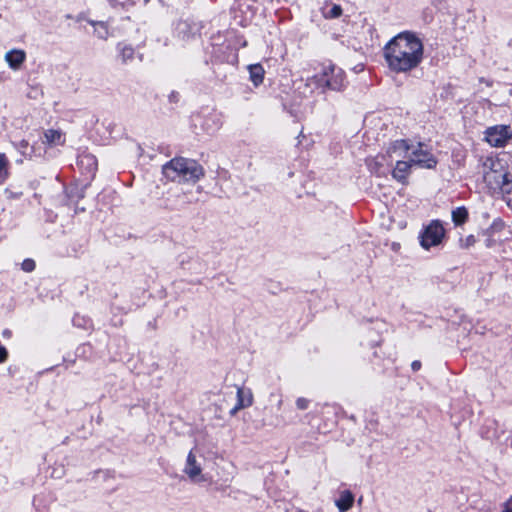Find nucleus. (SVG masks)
Wrapping results in <instances>:
<instances>
[{
  "instance_id": "obj_17",
  "label": "nucleus",
  "mask_w": 512,
  "mask_h": 512,
  "mask_svg": "<svg viewBox=\"0 0 512 512\" xmlns=\"http://www.w3.org/2000/svg\"><path fill=\"white\" fill-rule=\"evenodd\" d=\"M452 221L456 226L464 224L468 219V211L465 207H457L452 211Z\"/></svg>"
},
{
  "instance_id": "obj_18",
  "label": "nucleus",
  "mask_w": 512,
  "mask_h": 512,
  "mask_svg": "<svg viewBox=\"0 0 512 512\" xmlns=\"http://www.w3.org/2000/svg\"><path fill=\"white\" fill-rule=\"evenodd\" d=\"M8 177V161L4 154L0 153V185L5 182Z\"/></svg>"
},
{
  "instance_id": "obj_3",
  "label": "nucleus",
  "mask_w": 512,
  "mask_h": 512,
  "mask_svg": "<svg viewBox=\"0 0 512 512\" xmlns=\"http://www.w3.org/2000/svg\"><path fill=\"white\" fill-rule=\"evenodd\" d=\"M388 155L390 158H407L419 168L432 169L437 164L436 158L424 149L423 144H409L406 140L395 141L389 147Z\"/></svg>"
},
{
  "instance_id": "obj_7",
  "label": "nucleus",
  "mask_w": 512,
  "mask_h": 512,
  "mask_svg": "<svg viewBox=\"0 0 512 512\" xmlns=\"http://www.w3.org/2000/svg\"><path fill=\"white\" fill-rule=\"evenodd\" d=\"M482 235L485 238V246L487 248H493L508 240L511 231L501 218H496L492 221L491 225L483 231Z\"/></svg>"
},
{
  "instance_id": "obj_2",
  "label": "nucleus",
  "mask_w": 512,
  "mask_h": 512,
  "mask_svg": "<svg viewBox=\"0 0 512 512\" xmlns=\"http://www.w3.org/2000/svg\"><path fill=\"white\" fill-rule=\"evenodd\" d=\"M482 180L492 195L500 194L511 206L508 196L512 194V167H509L507 161L496 156L486 157L480 166Z\"/></svg>"
},
{
  "instance_id": "obj_26",
  "label": "nucleus",
  "mask_w": 512,
  "mask_h": 512,
  "mask_svg": "<svg viewBox=\"0 0 512 512\" xmlns=\"http://www.w3.org/2000/svg\"><path fill=\"white\" fill-rule=\"evenodd\" d=\"M8 358V352L7 349L0 345V363H4Z\"/></svg>"
},
{
  "instance_id": "obj_19",
  "label": "nucleus",
  "mask_w": 512,
  "mask_h": 512,
  "mask_svg": "<svg viewBox=\"0 0 512 512\" xmlns=\"http://www.w3.org/2000/svg\"><path fill=\"white\" fill-rule=\"evenodd\" d=\"M476 242V237L473 234H470L459 239V247L462 249H469L473 247L476 244Z\"/></svg>"
},
{
  "instance_id": "obj_28",
  "label": "nucleus",
  "mask_w": 512,
  "mask_h": 512,
  "mask_svg": "<svg viewBox=\"0 0 512 512\" xmlns=\"http://www.w3.org/2000/svg\"><path fill=\"white\" fill-rule=\"evenodd\" d=\"M411 368L413 371H418L421 368V362L418 360H415L411 364Z\"/></svg>"
},
{
  "instance_id": "obj_25",
  "label": "nucleus",
  "mask_w": 512,
  "mask_h": 512,
  "mask_svg": "<svg viewBox=\"0 0 512 512\" xmlns=\"http://www.w3.org/2000/svg\"><path fill=\"white\" fill-rule=\"evenodd\" d=\"M296 406L300 410H305L309 406V400L304 397H300L296 400Z\"/></svg>"
},
{
  "instance_id": "obj_24",
  "label": "nucleus",
  "mask_w": 512,
  "mask_h": 512,
  "mask_svg": "<svg viewBox=\"0 0 512 512\" xmlns=\"http://www.w3.org/2000/svg\"><path fill=\"white\" fill-rule=\"evenodd\" d=\"M35 268V263L33 260L31 259H27L25 261H23L22 263V269L26 272H31L33 271Z\"/></svg>"
},
{
  "instance_id": "obj_9",
  "label": "nucleus",
  "mask_w": 512,
  "mask_h": 512,
  "mask_svg": "<svg viewBox=\"0 0 512 512\" xmlns=\"http://www.w3.org/2000/svg\"><path fill=\"white\" fill-rule=\"evenodd\" d=\"M511 137L509 125H495L485 131V141L492 147H504Z\"/></svg>"
},
{
  "instance_id": "obj_8",
  "label": "nucleus",
  "mask_w": 512,
  "mask_h": 512,
  "mask_svg": "<svg viewBox=\"0 0 512 512\" xmlns=\"http://www.w3.org/2000/svg\"><path fill=\"white\" fill-rule=\"evenodd\" d=\"M319 75L324 82L325 90H340L344 86V72L332 64L323 65Z\"/></svg>"
},
{
  "instance_id": "obj_22",
  "label": "nucleus",
  "mask_w": 512,
  "mask_h": 512,
  "mask_svg": "<svg viewBox=\"0 0 512 512\" xmlns=\"http://www.w3.org/2000/svg\"><path fill=\"white\" fill-rule=\"evenodd\" d=\"M342 14V8L339 5H332L324 12L326 18H337Z\"/></svg>"
},
{
  "instance_id": "obj_4",
  "label": "nucleus",
  "mask_w": 512,
  "mask_h": 512,
  "mask_svg": "<svg viewBox=\"0 0 512 512\" xmlns=\"http://www.w3.org/2000/svg\"><path fill=\"white\" fill-rule=\"evenodd\" d=\"M163 175L170 181L195 183L204 176L203 167L195 160L183 157L171 159L162 168Z\"/></svg>"
},
{
  "instance_id": "obj_5",
  "label": "nucleus",
  "mask_w": 512,
  "mask_h": 512,
  "mask_svg": "<svg viewBox=\"0 0 512 512\" xmlns=\"http://www.w3.org/2000/svg\"><path fill=\"white\" fill-rule=\"evenodd\" d=\"M203 458V454L198 447L191 449L186 457L183 472L194 483H202L208 479L203 472Z\"/></svg>"
},
{
  "instance_id": "obj_20",
  "label": "nucleus",
  "mask_w": 512,
  "mask_h": 512,
  "mask_svg": "<svg viewBox=\"0 0 512 512\" xmlns=\"http://www.w3.org/2000/svg\"><path fill=\"white\" fill-rule=\"evenodd\" d=\"M94 32L101 39H106L109 35L108 27L103 22L94 23Z\"/></svg>"
},
{
  "instance_id": "obj_23",
  "label": "nucleus",
  "mask_w": 512,
  "mask_h": 512,
  "mask_svg": "<svg viewBox=\"0 0 512 512\" xmlns=\"http://www.w3.org/2000/svg\"><path fill=\"white\" fill-rule=\"evenodd\" d=\"M85 162L87 163L88 166H90L92 168H94L96 166V160L91 155H83L80 157L79 163L83 164Z\"/></svg>"
},
{
  "instance_id": "obj_10",
  "label": "nucleus",
  "mask_w": 512,
  "mask_h": 512,
  "mask_svg": "<svg viewBox=\"0 0 512 512\" xmlns=\"http://www.w3.org/2000/svg\"><path fill=\"white\" fill-rule=\"evenodd\" d=\"M391 160L396 162L392 170V177L396 181L406 184L414 164L407 158H391Z\"/></svg>"
},
{
  "instance_id": "obj_16",
  "label": "nucleus",
  "mask_w": 512,
  "mask_h": 512,
  "mask_svg": "<svg viewBox=\"0 0 512 512\" xmlns=\"http://www.w3.org/2000/svg\"><path fill=\"white\" fill-rule=\"evenodd\" d=\"M249 78L254 86H259L263 83L265 70L261 64H251L248 66Z\"/></svg>"
},
{
  "instance_id": "obj_27",
  "label": "nucleus",
  "mask_w": 512,
  "mask_h": 512,
  "mask_svg": "<svg viewBox=\"0 0 512 512\" xmlns=\"http://www.w3.org/2000/svg\"><path fill=\"white\" fill-rule=\"evenodd\" d=\"M502 512H512V496L504 503Z\"/></svg>"
},
{
  "instance_id": "obj_11",
  "label": "nucleus",
  "mask_w": 512,
  "mask_h": 512,
  "mask_svg": "<svg viewBox=\"0 0 512 512\" xmlns=\"http://www.w3.org/2000/svg\"><path fill=\"white\" fill-rule=\"evenodd\" d=\"M303 89L301 90V93L305 97H309L314 95L315 93H324V82L320 78L319 72L312 75L307 76L305 79H303Z\"/></svg>"
},
{
  "instance_id": "obj_21",
  "label": "nucleus",
  "mask_w": 512,
  "mask_h": 512,
  "mask_svg": "<svg viewBox=\"0 0 512 512\" xmlns=\"http://www.w3.org/2000/svg\"><path fill=\"white\" fill-rule=\"evenodd\" d=\"M120 53L122 60L125 62L131 60L134 57V49L127 45L121 46Z\"/></svg>"
},
{
  "instance_id": "obj_14",
  "label": "nucleus",
  "mask_w": 512,
  "mask_h": 512,
  "mask_svg": "<svg viewBox=\"0 0 512 512\" xmlns=\"http://www.w3.org/2000/svg\"><path fill=\"white\" fill-rule=\"evenodd\" d=\"M42 142L49 148L62 146L65 143V135L60 130L48 129L44 132Z\"/></svg>"
},
{
  "instance_id": "obj_12",
  "label": "nucleus",
  "mask_w": 512,
  "mask_h": 512,
  "mask_svg": "<svg viewBox=\"0 0 512 512\" xmlns=\"http://www.w3.org/2000/svg\"><path fill=\"white\" fill-rule=\"evenodd\" d=\"M253 403L252 391L248 388L239 387L237 389V403L231 409L230 414L235 415L239 410L251 406Z\"/></svg>"
},
{
  "instance_id": "obj_1",
  "label": "nucleus",
  "mask_w": 512,
  "mask_h": 512,
  "mask_svg": "<svg viewBox=\"0 0 512 512\" xmlns=\"http://www.w3.org/2000/svg\"><path fill=\"white\" fill-rule=\"evenodd\" d=\"M383 58L389 71L396 74L409 73L423 62V41L414 32H400L384 45Z\"/></svg>"
},
{
  "instance_id": "obj_15",
  "label": "nucleus",
  "mask_w": 512,
  "mask_h": 512,
  "mask_svg": "<svg viewBox=\"0 0 512 512\" xmlns=\"http://www.w3.org/2000/svg\"><path fill=\"white\" fill-rule=\"evenodd\" d=\"M354 503V495L349 490H343L340 492L339 497L335 500V505L340 512H346L350 510Z\"/></svg>"
},
{
  "instance_id": "obj_13",
  "label": "nucleus",
  "mask_w": 512,
  "mask_h": 512,
  "mask_svg": "<svg viewBox=\"0 0 512 512\" xmlns=\"http://www.w3.org/2000/svg\"><path fill=\"white\" fill-rule=\"evenodd\" d=\"M4 59L12 70H19L26 60V53L22 49H11L6 52Z\"/></svg>"
},
{
  "instance_id": "obj_6",
  "label": "nucleus",
  "mask_w": 512,
  "mask_h": 512,
  "mask_svg": "<svg viewBox=\"0 0 512 512\" xmlns=\"http://www.w3.org/2000/svg\"><path fill=\"white\" fill-rule=\"evenodd\" d=\"M445 228L440 220H432L423 227L419 235V242L423 249L429 250L439 246L445 237Z\"/></svg>"
}]
</instances>
